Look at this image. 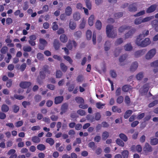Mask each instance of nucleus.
<instances>
[{"instance_id":"nucleus-1","label":"nucleus","mask_w":158,"mask_h":158,"mask_svg":"<svg viewBox=\"0 0 158 158\" xmlns=\"http://www.w3.org/2000/svg\"><path fill=\"white\" fill-rule=\"evenodd\" d=\"M143 38H140L139 37H137L135 43L136 44L141 47H145L151 43L150 39L148 38H145L144 40H143Z\"/></svg>"},{"instance_id":"nucleus-2","label":"nucleus","mask_w":158,"mask_h":158,"mask_svg":"<svg viewBox=\"0 0 158 158\" xmlns=\"http://www.w3.org/2000/svg\"><path fill=\"white\" fill-rule=\"evenodd\" d=\"M113 26L110 25H108L106 27V32L107 36L109 38H114L117 35L116 30H112Z\"/></svg>"},{"instance_id":"nucleus-3","label":"nucleus","mask_w":158,"mask_h":158,"mask_svg":"<svg viewBox=\"0 0 158 158\" xmlns=\"http://www.w3.org/2000/svg\"><path fill=\"white\" fill-rule=\"evenodd\" d=\"M76 102L79 104V107L83 109H87L88 106L87 104H85L84 99L81 97L77 96L75 98Z\"/></svg>"},{"instance_id":"nucleus-4","label":"nucleus","mask_w":158,"mask_h":158,"mask_svg":"<svg viewBox=\"0 0 158 158\" xmlns=\"http://www.w3.org/2000/svg\"><path fill=\"white\" fill-rule=\"evenodd\" d=\"M50 73V71L49 69V67L48 65L44 66L42 68L41 70L39 73V76L42 80L45 78L46 74H49Z\"/></svg>"},{"instance_id":"nucleus-5","label":"nucleus","mask_w":158,"mask_h":158,"mask_svg":"<svg viewBox=\"0 0 158 158\" xmlns=\"http://www.w3.org/2000/svg\"><path fill=\"white\" fill-rule=\"evenodd\" d=\"M155 17L158 19L152 20L151 22V25L152 28L156 31H158V13L156 14Z\"/></svg>"},{"instance_id":"nucleus-6","label":"nucleus","mask_w":158,"mask_h":158,"mask_svg":"<svg viewBox=\"0 0 158 158\" xmlns=\"http://www.w3.org/2000/svg\"><path fill=\"white\" fill-rule=\"evenodd\" d=\"M156 53L155 49L153 48L150 50L147 53L145 56V58L147 60H149L152 58Z\"/></svg>"},{"instance_id":"nucleus-7","label":"nucleus","mask_w":158,"mask_h":158,"mask_svg":"<svg viewBox=\"0 0 158 158\" xmlns=\"http://www.w3.org/2000/svg\"><path fill=\"white\" fill-rule=\"evenodd\" d=\"M143 150L145 154L147 155L148 152L152 151V148L148 143H146L143 148Z\"/></svg>"},{"instance_id":"nucleus-8","label":"nucleus","mask_w":158,"mask_h":158,"mask_svg":"<svg viewBox=\"0 0 158 158\" xmlns=\"http://www.w3.org/2000/svg\"><path fill=\"white\" fill-rule=\"evenodd\" d=\"M127 32L125 34V37L126 39L132 37L133 35L135 33L136 30L134 28H132Z\"/></svg>"},{"instance_id":"nucleus-9","label":"nucleus","mask_w":158,"mask_h":158,"mask_svg":"<svg viewBox=\"0 0 158 158\" xmlns=\"http://www.w3.org/2000/svg\"><path fill=\"white\" fill-rule=\"evenodd\" d=\"M40 44L39 46V48L41 50L44 49L45 47L47 44V42L44 39L40 38L39 39Z\"/></svg>"},{"instance_id":"nucleus-10","label":"nucleus","mask_w":158,"mask_h":158,"mask_svg":"<svg viewBox=\"0 0 158 158\" xmlns=\"http://www.w3.org/2000/svg\"><path fill=\"white\" fill-rule=\"evenodd\" d=\"M137 5L136 2L130 4L128 6V10L131 12H135L137 10Z\"/></svg>"},{"instance_id":"nucleus-11","label":"nucleus","mask_w":158,"mask_h":158,"mask_svg":"<svg viewBox=\"0 0 158 158\" xmlns=\"http://www.w3.org/2000/svg\"><path fill=\"white\" fill-rule=\"evenodd\" d=\"M157 7V5L156 4H154L151 5L148 7L146 10V12L147 13H150L154 12L156 9Z\"/></svg>"},{"instance_id":"nucleus-12","label":"nucleus","mask_w":158,"mask_h":158,"mask_svg":"<svg viewBox=\"0 0 158 158\" xmlns=\"http://www.w3.org/2000/svg\"><path fill=\"white\" fill-rule=\"evenodd\" d=\"M31 85V83L29 81H21L19 84V86L23 89L28 88Z\"/></svg>"},{"instance_id":"nucleus-13","label":"nucleus","mask_w":158,"mask_h":158,"mask_svg":"<svg viewBox=\"0 0 158 158\" xmlns=\"http://www.w3.org/2000/svg\"><path fill=\"white\" fill-rule=\"evenodd\" d=\"M146 52V50L144 49L137 51L135 53V56L136 58L139 57L144 55Z\"/></svg>"},{"instance_id":"nucleus-14","label":"nucleus","mask_w":158,"mask_h":158,"mask_svg":"<svg viewBox=\"0 0 158 158\" xmlns=\"http://www.w3.org/2000/svg\"><path fill=\"white\" fill-rule=\"evenodd\" d=\"M15 152L16 150L14 149L9 150L7 153L8 155H10L9 158H17V155Z\"/></svg>"},{"instance_id":"nucleus-15","label":"nucleus","mask_w":158,"mask_h":158,"mask_svg":"<svg viewBox=\"0 0 158 158\" xmlns=\"http://www.w3.org/2000/svg\"><path fill=\"white\" fill-rule=\"evenodd\" d=\"M131 27V26L127 25H123L120 27L118 29V31L120 33L124 32L126 30H129Z\"/></svg>"},{"instance_id":"nucleus-16","label":"nucleus","mask_w":158,"mask_h":158,"mask_svg":"<svg viewBox=\"0 0 158 158\" xmlns=\"http://www.w3.org/2000/svg\"><path fill=\"white\" fill-rule=\"evenodd\" d=\"M149 34V31L148 30H144L142 31V33L140 34L137 37L140 38H144L147 36Z\"/></svg>"},{"instance_id":"nucleus-17","label":"nucleus","mask_w":158,"mask_h":158,"mask_svg":"<svg viewBox=\"0 0 158 158\" xmlns=\"http://www.w3.org/2000/svg\"><path fill=\"white\" fill-rule=\"evenodd\" d=\"M138 67V64L136 61L134 62L131 64L130 68V70L133 72L135 71Z\"/></svg>"},{"instance_id":"nucleus-18","label":"nucleus","mask_w":158,"mask_h":158,"mask_svg":"<svg viewBox=\"0 0 158 158\" xmlns=\"http://www.w3.org/2000/svg\"><path fill=\"white\" fill-rule=\"evenodd\" d=\"M64 97L63 96H57L55 98V103L56 104H58L61 103L63 101Z\"/></svg>"},{"instance_id":"nucleus-19","label":"nucleus","mask_w":158,"mask_h":158,"mask_svg":"<svg viewBox=\"0 0 158 158\" xmlns=\"http://www.w3.org/2000/svg\"><path fill=\"white\" fill-rule=\"evenodd\" d=\"M53 46L56 50H58L60 48V43L58 40L55 39L53 42Z\"/></svg>"},{"instance_id":"nucleus-20","label":"nucleus","mask_w":158,"mask_h":158,"mask_svg":"<svg viewBox=\"0 0 158 158\" xmlns=\"http://www.w3.org/2000/svg\"><path fill=\"white\" fill-rule=\"evenodd\" d=\"M132 87L128 85H125L122 87V90L124 92H128L129 90H131L132 89Z\"/></svg>"},{"instance_id":"nucleus-21","label":"nucleus","mask_w":158,"mask_h":158,"mask_svg":"<svg viewBox=\"0 0 158 158\" xmlns=\"http://www.w3.org/2000/svg\"><path fill=\"white\" fill-rule=\"evenodd\" d=\"M133 111L132 110H127L125 113L124 117L125 119H127L132 114Z\"/></svg>"},{"instance_id":"nucleus-22","label":"nucleus","mask_w":158,"mask_h":158,"mask_svg":"<svg viewBox=\"0 0 158 158\" xmlns=\"http://www.w3.org/2000/svg\"><path fill=\"white\" fill-rule=\"evenodd\" d=\"M72 13V9L70 6L66 7L65 9V14L67 16H70Z\"/></svg>"},{"instance_id":"nucleus-23","label":"nucleus","mask_w":158,"mask_h":158,"mask_svg":"<svg viewBox=\"0 0 158 158\" xmlns=\"http://www.w3.org/2000/svg\"><path fill=\"white\" fill-rule=\"evenodd\" d=\"M60 40L63 43H66L68 40V38L64 34L61 35L60 36Z\"/></svg>"},{"instance_id":"nucleus-24","label":"nucleus","mask_w":158,"mask_h":158,"mask_svg":"<svg viewBox=\"0 0 158 158\" xmlns=\"http://www.w3.org/2000/svg\"><path fill=\"white\" fill-rule=\"evenodd\" d=\"M68 108V105L66 103L64 104L61 106V111L60 112V114H62L63 113L65 112Z\"/></svg>"},{"instance_id":"nucleus-25","label":"nucleus","mask_w":158,"mask_h":158,"mask_svg":"<svg viewBox=\"0 0 158 158\" xmlns=\"http://www.w3.org/2000/svg\"><path fill=\"white\" fill-rule=\"evenodd\" d=\"M1 110L3 112H7L9 110V106L5 104H3L1 107Z\"/></svg>"},{"instance_id":"nucleus-26","label":"nucleus","mask_w":158,"mask_h":158,"mask_svg":"<svg viewBox=\"0 0 158 158\" xmlns=\"http://www.w3.org/2000/svg\"><path fill=\"white\" fill-rule=\"evenodd\" d=\"M119 137L124 142H127L128 140L127 136L124 134L120 133L119 134Z\"/></svg>"},{"instance_id":"nucleus-27","label":"nucleus","mask_w":158,"mask_h":158,"mask_svg":"<svg viewBox=\"0 0 158 158\" xmlns=\"http://www.w3.org/2000/svg\"><path fill=\"white\" fill-rule=\"evenodd\" d=\"M32 141L35 143H38L40 141V139L38 136H34L31 138Z\"/></svg>"},{"instance_id":"nucleus-28","label":"nucleus","mask_w":158,"mask_h":158,"mask_svg":"<svg viewBox=\"0 0 158 158\" xmlns=\"http://www.w3.org/2000/svg\"><path fill=\"white\" fill-rule=\"evenodd\" d=\"M112 110L113 112H117L119 113H120L122 111L121 108H118V107L116 106H112Z\"/></svg>"},{"instance_id":"nucleus-29","label":"nucleus","mask_w":158,"mask_h":158,"mask_svg":"<svg viewBox=\"0 0 158 158\" xmlns=\"http://www.w3.org/2000/svg\"><path fill=\"white\" fill-rule=\"evenodd\" d=\"M94 19V16L93 15H91L89 17L88 19V23L90 26H91L93 25Z\"/></svg>"},{"instance_id":"nucleus-30","label":"nucleus","mask_w":158,"mask_h":158,"mask_svg":"<svg viewBox=\"0 0 158 158\" xmlns=\"http://www.w3.org/2000/svg\"><path fill=\"white\" fill-rule=\"evenodd\" d=\"M46 142L49 143L51 146L53 145L54 143V140L52 138H48L46 140Z\"/></svg>"},{"instance_id":"nucleus-31","label":"nucleus","mask_w":158,"mask_h":158,"mask_svg":"<svg viewBox=\"0 0 158 158\" xmlns=\"http://www.w3.org/2000/svg\"><path fill=\"white\" fill-rule=\"evenodd\" d=\"M116 143L120 146L123 147L124 146V143L123 140L120 139H117L116 140Z\"/></svg>"},{"instance_id":"nucleus-32","label":"nucleus","mask_w":158,"mask_h":158,"mask_svg":"<svg viewBox=\"0 0 158 158\" xmlns=\"http://www.w3.org/2000/svg\"><path fill=\"white\" fill-rule=\"evenodd\" d=\"M153 16H150L147 17L142 19L143 23L148 22L154 18Z\"/></svg>"},{"instance_id":"nucleus-33","label":"nucleus","mask_w":158,"mask_h":158,"mask_svg":"<svg viewBox=\"0 0 158 158\" xmlns=\"http://www.w3.org/2000/svg\"><path fill=\"white\" fill-rule=\"evenodd\" d=\"M76 23L75 22H74L73 21H70L69 24V26L70 28L72 30L74 29L76 27Z\"/></svg>"},{"instance_id":"nucleus-34","label":"nucleus","mask_w":158,"mask_h":158,"mask_svg":"<svg viewBox=\"0 0 158 158\" xmlns=\"http://www.w3.org/2000/svg\"><path fill=\"white\" fill-rule=\"evenodd\" d=\"M86 37L88 40L91 39L92 36V32L90 30H88L86 32Z\"/></svg>"},{"instance_id":"nucleus-35","label":"nucleus","mask_w":158,"mask_h":158,"mask_svg":"<svg viewBox=\"0 0 158 158\" xmlns=\"http://www.w3.org/2000/svg\"><path fill=\"white\" fill-rule=\"evenodd\" d=\"M142 23H143L142 18V17H140L136 18L135 20L134 23L135 25H139Z\"/></svg>"},{"instance_id":"nucleus-36","label":"nucleus","mask_w":158,"mask_h":158,"mask_svg":"<svg viewBox=\"0 0 158 158\" xmlns=\"http://www.w3.org/2000/svg\"><path fill=\"white\" fill-rule=\"evenodd\" d=\"M95 27L98 30H100L102 27V23L100 21L98 20L95 23Z\"/></svg>"},{"instance_id":"nucleus-37","label":"nucleus","mask_w":158,"mask_h":158,"mask_svg":"<svg viewBox=\"0 0 158 158\" xmlns=\"http://www.w3.org/2000/svg\"><path fill=\"white\" fill-rule=\"evenodd\" d=\"M150 143L152 145H155L158 143V139L156 138L151 139Z\"/></svg>"},{"instance_id":"nucleus-38","label":"nucleus","mask_w":158,"mask_h":158,"mask_svg":"<svg viewBox=\"0 0 158 158\" xmlns=\"http://www.w3.org/2000/svg\"><path fill=\"white\" fill-rule=\"evenodd\" d=\"M109 134L108 132L106 131H104L102 134V139L104 140H106L109 136Z\"/></svg>"},{"instance_id":"nucleus-39","label":"nucleus","mask_w":158,"mask_h":158,"mask_svg":"<svg viewBox=\"0 0 158 158\" xmlns=\"http://www.w3.org/2000/svg\"><path fill=\"white\" fill-rule=\"evenodd\" d=\"M60 69L64 72H65L67 70V67L63 63H61L60 64Z\"/></svg>"},{"instance_id":"nucleus-40","label":"nucleus","mask_w":158,"mask_h":158,"mask_svg":"<svg viewBox=\"0 0 158 158\" xmlns=\"http://www.w3.org/2000/svg\"><path fill=\"white\" fill-rule=\"evenodd\" d=\"M37 148L38 150L42 151H44L46 149L45 146L43 144H39L37 146Z\"/></svg>"},{"instance_id":"nucleus-41","label":"nucleus","mask_w":158,"mask_h":158,"mask_svg":"<svg viewBox=\"0 0 158 158\" xmlns=\"http://www.w3.org/2000/svg\"><path fill=\"white\" fill-rule=\"evenodd\" d=\"M110 42L109 41H107L105 43V46L104 47L105 50L106 51H108L110 48Z\"/></svg>"},{"instance_id":"nucleus-42","label":"nucleus","mask_w":158,"mask_h":158,"mask_svg":"<svg viewBox=\"0 0 158 158\" xmlns=\"http://www.w3.org/2000/svg\"><path fill=\"white\" fill-rule=\"evenodd\" d=\"M124 48L126 51H129L132 49V47L131 43H129L124 46Z\"/></svg>"},{"instance_id":"nucleus-43","label":"nucleus","mask_w":158,"mask_h":158,"mask_svg":"<svg viewBox=\"0 0 158 158\" xmlns=\"http://www.w3.org/2000/svg\"><path fill=\"white\" fill-rule=\"evenodd\" d=\"M122 155L123 158H128L129 152L127 150H124L121 153Z\"/></svg>"},{"instance_id":"nucleus-44","label":"nucleus","mask_w":158,"mask_h":158,"mask_svg":"<svg viewBox=\"0 0 158 158\" xmlns=\"http://www.w3.org/2000/svg\"><path fill=\"white\" fill-rule=\"evenodd\" d=\"M158 104V99L154 100L148 105V107L151 108Z\"/></svg>"},{"instance_id":"nucleus-45","label":"nucleus","mask_w":158,"mask_h":158,"mask_svg":"<svg viewBox=\"0 0 158 158\" xmlns=\"http://www.w3.org/2000/svg\"><path fill=\"white\" fill-rule=\"evenodd\" d=\"M23 50L25 52H30L32 50V48L29 46H24L23 48Z\"/></svg>"},{"instance_id":"nucleus-46","label":"nucleus","mask_w":158,"mask_h":158,"mask_svg":"<svg viewBox=\"0 0 158 158\" xmlns=\"http://www.w3.org/2000/svg\"><path fill=\"white\" fill-rule=\"evenodd\" d=\"M73 17L75 20L78 21L80 18V15L79 13H76L73 14Z\"/></svg>"},{"instance_id":"nucleus-47","label":"nucleus","mask_w":158,"mask_h":158,"mask_svg":"<svg viewBox=\"0 0 158 158\" xmlns=\"http://www.w3.org/2000/svg\"><path fill=\"white\" fill-rule=\"evenodd\" d=\"M114 17L115 19H117L121 17L123 15L122 12H119L114 14Z\"/></svg>"},{"instance_id":"nucleus-48","label":"nucleus","mask_w":158,"mask_h":158,"mask_svg":"<svg viewBox=\"0 0 158 158\" xmlns=\"http://www.w3.org/2000/svg\"><path fill=\"white\" fill-rule=\"evenodd\" d=\"M149 89V86L148 84H146L143 86V90L144 93H147Z\"/></svg>"},{"instance_id":"nucleus-49","label":"nucleus","mask_w":158,"mask_h":158,"mask_svg":"<svg viewBox=\"0 0 158 158\" xmlns=\"http://www.w3.org/2000/svg\"><path fill=\"white\" fill-rule=\"evenodd\" d=\"M145 13V11L144 10L140 11V12L137 13L136 14L134 15L135 17H138L144 15Z\"/></svg>"},{"instance_id":"nucleus-50","label":"nucleus","mask_w":158,"mask_h":158,"mask_svg":"<svg viewBox=\"0 0 158 158\" xmlns=\"http://www.w3.org/2000/svg\"><path fill=\"white\" fill-rule=\"evenodd\" d=\"M85 4L87 7L89 9L91 10L92 5L89 0H85Z\"/></svg>"},{"instance_id":"nucleus-51","label":"nucleus","mask_w":158,"mask_h":158,"mask_svg":"<svg viewBox=\"0 0 158 158\" xmlns=\"http://www.w3.org/2000/svg\"><path fill=\"white\" fill-rule=\"evenodd\" d=\"M105 105V104H102L100 102H97L96 104V106L97 108L100 109L103 108V106Z\"/></svg>"},{"instance_id":"nucleus-52","label":"nucleus","mask_w":158,"mask_h":158,"mask_svg":"<svg viewBox=\"0 0 158 158\" xmlns=\"http://www.w3.org/2000/svg\"><path fill=\"white\" fill-rule=\"evenodd\" d=\"M19 109V107L16 105H14L13 107V110L14 113H17Z\"/></svg>"},{"instance_id":"nucleus-53","label":"nucleus","mask_w":158,"mask_h":158,"mask_svg":"<svg viewBox=\"0 0 158 158\" xmlns=\"http://www.w3.org/2000/svg\"><path fill=\"white\" fill-rule=\"evenodd\" d=\"M62 76V73L60 70H57L56 72V77L57 78H60Z\"/></svg>"},{"instance_id":"nucleus-54","label":"nucleus","mask_w":158,"mask_h":158,"mask_svg":"<svg viewBox=\"0 0 158 158\" xmlns=\"http://www.w3.org/2000/svg\"><path fill=\"white\" fill-rule=\"evenodd\" d=\"M13 81L10 79L8 80L6 83V85L8 88H10L12 85Z\"/></svg>"},{"instance_id":"nucleus-55","label":"nucleus","mask_w":158,"mask_h":158,"mask_svg":"<svg viewBox=\"0 0 158 158\" xmlns=\"http://www.w3.org/2000/svg\"><path fill=\"white\" fill-rule=\"evenodd\" d=\"M95 143L93 142H89L88 144L89 147L91 148L93 150L95 149Z\"/></svg>"},{"instance_id":"nucleus-56","label":"nucleus","mask_w":158,"mask_h":158,"mask_svg":"<svg viewBox=\"0 0 158 158\" xmlns=\"http://www.w3.org/2000/svg\"><path fill=\"white\" fill-rule=\"evenodd\" d=\"M125 102L126 104L129 105L130 103L131 100L130 98L128 96H126L125 98Z\"/></svg>"},{"instance_id":"nucleus-57","label":"nucleus","mask_w":158,"mask_h":158,"mask_svg":"<svg viewBox=\"0 0 158 158\" xmlns=\"http://www.w3.org/2000/svg\"><path fill=\"white\" fill-rule=\"evenodd\" d=\"M127 56V55L125 54L121 56L119 58V62L120 63L123 62L124 60H126Z\"/></svg>"},{"instance_id":"nucleus-58","label":"nucleus","mask_w":158,"mask_h":158,"mask_svg":"<svg viewBox=\"0 0 158 158\" xmlns=\"http://www.w3.org/2000/svg\"><path fill=\"white\" fill-rule=\"evenodd\" d=\"M151 67H154L155 68L157 67H158V60H155L152 63L150 64Z\"/></svg>"},{"instance_id":"nucleus-59","label":"nucleus","mask_w":158,"mask_h":158,"mask_svg":"<svg viewBox=\"0 0 158 158\" xmlns=\"http://www.w3.org/2000/svg\"><path fill=\"white\" fill-rule=\"evenodd\" d=\"M64 58L65 60L68 61L70 64H72L73 60L69 56H64Z\"/></svg>"},{"instance_id":"nucleus-60","label":"nucleus","mask_w":158,"mask_h":158,"mask_svg":"<svg viewBox=\"0 0 158 158\" xmlns=\"http://www.w3.org/2000/svg\"><path fill=\"white\" fill-rule=\"evenodd\" d=\"M143 77V74L142 72L139 73L136 75V78L138 80H140L142 79Z\"/></svg>"},{"instance_id":"nucleus-61","label":"nucleus","mask_w":158,"mask_h":158,"mask_svg":"<svg viewBox=\"0 0 158 158\" xmlns=\"http://www.w3.org/2000/svg\"><path fill=\"white\" fill-rule=\"evenodd\" d=\"M123 42L122 38H120L117 39L115 42L116 45H118L122 44Z\"/></svg>"},{"instance_id":"nucleus-62","label":"nucleus","mask_w":158,"mask_h":158,"mask_svg":"<svg viewBox=\"0 0 158 158\" xmlns=\"http://www.w3.org/2000/svg\"><path fill=\"white\" fill-rule=\"evenodd\" d=\"M34 99L36 102H39L41 100V97L39 95H36L34 97Z\"/></svg>"},{"instance_id":"nucleus-63","label":"nucleus","mask_w":158,"mask_h":158,"mask_svg":"<svg viewBox=\"0 0 158 158\" xmlns=\"http://www.w3.org/2000/svg\"><path fill=\"white\" fill-rule=\"evenodd\" d=\"M123 98L122 96H119L117 99V102L118 103L121 104L123 101Z\"/></svg>"},{"instance_id":"nucleus-64","label":"nucleus","mask_w":158,"mask_h":158,"mask_svg":"<svg viewBox=\"0 0 158 158\" xmlns=\"http://www.w3.org/2000/svg\"><path fill=\"white\" fill-rule=\"evenodd\" d=\"M77 113L81 116H84L85 115V112L83 110L80 109L77 111Z\"/></svg>"}]
</instances>
